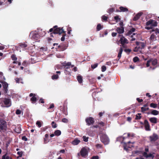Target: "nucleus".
Listing matches in <instances>:
<instances>
[{
	"label": "nucleus",
	"mask_w": 159,
	"mask_h": 159,
	"mask_svg": "<svg viewBox=\"0 0 159 159\" xmlns=\"http://www.w3.org/2000/svg\"><path fill=\"white\" fill-rule=\"evenodd\" d=\"M136 44L137 46L134 48L133 51L137 52L138 54L143 53L142 50L146 46L145 42L136 41Z\"/></svg>",
	"instance_id": "1"
},
{
	"label": "nucleus",
	"mask_w": 159,
	"mask_h": 159,
	"mask_svg": "<svg viewBox=\"0 0 159 159\" xmlns=\"http://www.w3.org/2000/svg\"><path fill=\"white\" fill-rule=\"evenodd\" d=\"M101 141L104 144H107L109 140L107 136L105 134H102L101 137Z\"/></svg>",
	"instance_id": "2"
},
{
	"label": "nucleus",
	"mask_w": 159,
	"mask_h": 159,
	"mask_svg": "<svg viewBox=\"0 0 159 159\" xmlns=\"http://www.w3.org/2000/svg\"><path fill=\"white\" fill-rule=\"evenodd\" d=\"M30 38L32 39L37 40L39 38V35L36 32H32L30 35Z\"/></svg>",
	"instance_id": "3"
},
{
	"label": "nucleus",
	"mask_w": 159,
	"mask_h": 159,
	"mask_svg": "<svg viewBox=\"0 0 159 159\" xmlns=\"http://www.w3.org/2000/svg\"><path fill=\"white\" fill-rule=\"evenodd\" d=\"M7 128V122L3 120H0V129L2 130H6Z\"/></svg>",
	"instance_id": "4"
},
{
	"label": "nucleus",
	"mask_w": 159,
	"mask_h": 159,
	"mask_svg": "<svg viewBox=\"0 0 159 159\" xmlns=\"http://www.w3.org/2000/svg\"><path fill=\"white\" fill-rule=\"evenodd\" d=\"M118 36L120 37L119 41L121 44L124 45L125 44L128 43V40L122 35L119 34L118 35Z\"/></svg>",
	"instance_id": "5"
},
{
	"label": "nucleus",
	"mask_w": 159,
	"mask_h": 159,
	"mask_svg": "<svg viewBox=\"0 0 159 159\" xmlns=\"http://www.w3.org/2000/svg\"><path fill=\"white\" fill-rule=\"evenodd\" d=\"M157 24L156 21L151 19L146 23V25L147 26L151 25L152 26L155 27L157 26Z\"/></svg>",
	"instance_id": "6"
},
{
	"label": "nucleus",
	"mask_w": 159,
	"mask_h": 159,
	"mask_svg": "<svg viewBox=\"0 0 159 159\" xmlns=\"http://www.w3.org/2000/svg\"><path fill=\"white\" fill-rule=\"evenodd\" d=\"M64 32L62 28L60 29L58 28H57V26L54 27V31L53 33L54 34H61Z\"/></svg>",
	"instance_id": "7"
},
{
	"label": "nucleus",
	"mask_w": 159,
	"mask_h": 159,
	"mask_svg": "<svg viewBox=\"0 0 159 159\" xmlns=\"http://www.w3.org/2000/svg\"><path fill=\"white\" fill-rule=\"evenodd\" d=\"M149 138L151 142H154L159 139V137L157 134L153 133L152 135L149 136Z\"/></svg>",
	"instance_id": "8"
},
{
	"label": "nucleus",
	"mask_w": 159,
	"mask_h": 159,
	"mask_svg": "<svg viewBox=\"0 0 159 159\" xmlns=\"http://www.w3.org/2000/svg\"><path fill=\"white\" fill-rule=\"evenodd\" d=\"M81 155L84 157H85L88 154L87 149L85 148H83L80 151Z\"/></svg>",
	"instance_id": "9"
},
{
	"label": "nucleus",
	"mask_w": 159,
	"mask_h": 159,
	"mask_svg": "<svg viewBox=\"0 0 159 159\" xmlns=\"http://www.w3.org/2000/svg\"><path fill=\"white\" fill-rule=\"evenodd\" d=\"M85 121L87 124L88 125L93 124L94 122V120L93 118L92 117H89L85 119Z\"/></svg>",
	"instance_id": "10"
},
{
	"label": "nucleus",
	"mask_w": 159,
	"mask_h": 159,
	"mask_svg": "<svg viewBox=\"0 0 159 159\" xmlns=\"http://www.w3.org/2000/svg\"><path fill=\"white\" fill-rule=\"evenodd\" d=\"M144 126L145 129L147 131H150L151 129L150 128V125L148 122L147 120H145L144 121Z\"/></svg>",
	"instance_id": "11"
},
{
	"label": "nucleus",
	"mask_w": 159,
	"mask_h": 159,
	"mask_svg": "<svg viewBox=\"0 0 159 159\" xmlns=\"http://www.w3.org/2000/svg\"><path fill=\"white\" fill-rule=\"evenodd\" d=\"M3 102L7 107H9L11 105V103L10 99L5 98Z\"/></svg>",
	"instance_id": "12"
},
{
	"label": "nucleus",
	"mask_w": 159,
	"mask_h": 159,
	"mask_svg": "<svg viewBox=\"0 0 159 159\" xmlns=\"http://www.w3.org/2000/svg\"><path fill=\"white\" fill-rule=\"evenodd\" d=\"M116 30L119 34H123L125 31L124 27H117Z\"/></svg>",
	"instance_id": "13"
},
{
	"label": "nucleus",
	"mask_w": 159,
	"mask_h": 159,
	"mask_svg": "<svg viewBox=\"0 0 159 159\" xmlns=\"http://www.w3.org/2000/svg\"><path fill=\"white\" fill-rule=\"evenodd\" d=\"M142 14L143 13L142 12L139 13L134 16L133 19V20L134 21H136L138 20Z\"/></svg>",
	"instance_id": "14"
},
{
	"label": "nucleus",
	"mask_w": 159,
	"mask_h": 159,
	"mask_svg": "<svg viewBox=\"0 0 159 159\" xmlns=\"http://www.w3.org/2000/svg\"><path fill=\"white\" fill-rule=\"evenodd\" d=\"M149 120L151 123L154 124H156L157 122V118L155 117L149 118Z\"/></svg>",
	"instance_id": "15"
},
{
	"label": "nucleus",
	"mask_w": 159,
	"mask_h": 159,
	"mask_svg": "<svg viewBox=\"0 0 159 159\" xmlns=\"http://www.w3.org/2000/svg\"><path fill=\"white\" fill-rule=\"evenodd\" d=\"M131 143V142L130 141H129L127 143H124L123 141L122 143H124V144L123 145L124 148L125 149H127L128 148H131L132 146H129L128 145L129 144Z\"/></svg>",
	"instance_id": "16"
},
{
	"label": "nucleus",
	"mask_w": 159,
	"mask_h": 159,
	"mask_svg": "<svg viewBox=\"0 0 159 159\" xmlns=\"http://www.w3.org/2000/svg\"><path fill=\"white\" fill-rule=\"evenodd\" d=\"M80 142V140L77 138L75 139L72 142L73 145H77Z\"/></svg>",
	"instance_id": "17"
},
{
	"label": "nucleus",
	"mask_w": 159,
	"mask_h": 159,
	"mask_svg": "<svg viewBox=\"0 0 159 159\" xmlns=\"http://www.w3.org/2000/svg\"><path fill=\"white\" fill-rule=\"evenodd\" d=\"M46 33L44 31H43L42 30H39V32L38 34L39 35V37H43L44 35H45Z\"/></svg>",
	"instance_id": "18"
},
{
	"label": "nucleus",
	"mask_w": 159,
	"mask_h": 159,
	"mask_svg": "<svg viewBox=\"0 0 159 159\" xmlns=\"http://www.w3.org/2000/svg\"><path fill=\"white\" fill-rule=\"evenodd\" d=\"M5 80L4 77L3 76V73L2 72H0V82L2 83L4 80Z\"/></svg>",
	"instance_id": "19"
},
{
	"label": "nucleus",
	"mask_w": 159,
	"mask_h": 159,
	"mask_svg": "<svg viewBox=\"0 0 159 159\" xmlns=\"http://www.w3.org/2000/svg\"><path fill=\"white\" fill-rule=\"evenodd\" d=\"M77 79L80 84H81L83 82L82 77L80 75H78L77 77Z\"/></svg>",
	"instance_id": "20"
},
{
	"label": "nucleus",
	"mask_w": 159,
	"mask_h": 159,
	"mask_svg": "<svg viewBox=\"0 0 159 159\" xmlns=\"http://www.w3.org/2000/svg\"><path fill=\"white\" fill-rule=\"evenodd\" d=\"M151 114L154 115H157L159 114V111L156 110H153L151 112Z\"/></svg>",
	"instance_id": "21"
},
{
	"label": "nucleus",
	"mask_w": 159,
	"mask_h": 159,
	"mask_svg": "<svg viewBox=\"0 0 159 159\" xmlns=\"http://www.w3.org/2000/svg\"><path fill=\"white\" fill-rule=\"evenodd\" d=\"M64 66L66 67V68H68V66H70L71 67H73L74 66L71 65V63L70 62H68L65 64Z\"/></svg>",
	"instance_id": "22"
},
{
	"label": "nucleus",
	"mask_w": 159,
	"mask_h": 159,
	"mask_svg": "<svg viewBox=\"0 0 159 159\" xmlns=\"http://www.w3.org/2000/svg\"><path fill=\"white\" fill-rule=\"evenodd\" d=\"M123 51V50L122 48H120L118 55V57L119 58V59H120L121 57V55L122 52Z\"/></svg>",
	"instance_id": "23"
},
{
	"label": "nucleus",
	"mask_w": 159,
	"mask_h": 159,
	"mask_svg": "<svg viewBox=\"0 0 159 159\" xmlns=\"http://www.w3.org/2000/svg\"><path fill=\"white\" fill-rule=\"evenodd\" d=\"M6 0H0V6L7 4Z\"/></svg>",
	"instance_id": "24"
},
{
	"label": "nucleus",
	"mask_w": 159,
	"mask_h": 159,
	"mask_svg": "<svg viewBox=\"0 0 159 159\" xmlns=\"http://www.w3.org/2000/svg\"><path fill=\"white\" fill-rule=\"evenodd\" d=\"M2 83V86L4 89H6L7 88L8 86V84L6 82H4V80Z\"/></svg>",
	"instance_id": "25"
},
{
	"label": "nucleus",
	"mask_w": 159,
	"mask_h": 159,
	"mask_svg": "<svg viewBox=\"0 0 159 159\" xmlns=\"http://www.w3.org/2000/svg\"><path fill=\"white\" fill-rule=\"evenodd\" d=\"M157 104L152 103L150 104V106L151 107L155 108L157 107Z\"/></svg>",
	"instance_id": "26"
},
{
	"label": "nucleus",
	"mask_w": 159,
	"mask_h": 159,
	"mask_svg": "<svg viewBox=\"0 0 159 159\" xmlns=\"http://www.w3.org/2000/svg\"><path fill=\"white\" fill-rule=\"evenodd\" d=\"M155 38L156 36L153 34H152L150 37V39L151 41H153L155 40Z\"/></svg>",
	"instance_id": "27"
},
{
	"label": "nucleus",
	"mask_w": 159,
	"mask_h": 159,
	"mask_svg": "<svg viewBox=\"0 0 159 159\" xmlns=\"http://www.w3.org/2000/svg\"><path fill=\"white\" fill-rule=\"evenodd\" d=\"M61 131L58 130L55 131L54 132V134L56 136H59L61 134Z\"/></svg>",
	"instance_id": "28"
},
{
	"label": "nucleus",
	"mask_w": 159,
	"mask_h": 159,
	"mask_svg": "<svg viewBox=\"0 0 159 159\" xmlns=\"http://www.w3.org/2000/svg\"><path fill=\"white\" fill-rule=\"evenodd\" d=\"M149 108L148 107H142L141 108V111L142 112H144L145 111L149 110Z\"/></svg>",
	"instance_id": "29"
},
{
	"label": "nucleus",
	"mask_w": 159,
	"mask_h": 159,
	"mask_svg": "<svg viewBox=\"0 0 159 159\" xmlns=\"http://www.w3.org/2000/svg\"><path fill=\"white\" fill-rule=\"evenodd\" d=\"M19 45L20 47L23 48H25L27 46V45L26 44L22 43H19Z\"/></svg>",
	"instance_id": "30"
},
{
	"label": "nucleus",
	"mask_w": 159,
	"mask_h": 159,
	"mask_svg": "<svg viewBox=\"0 0 159 159\" xmlns=\"http://www.w3.org/2000/svg\"><path fill=\"white\" fill-rule=\"evenodd\" d=\"M155 154V153L153 152L152 154V153H149V154L148 155V156H147V158H148V157H152V159H153L154 157V156L153 155V154Z\"/></svg>",
	"instance_id": "31"
},
{
	"label": "nucleus",
	"mask_w": 159,
	"mask_h": 159,
	"mask_svg": "<svg viewBox=\"0 0 159 159\" xmlns=\"http://www.w3.org/2000/svg\"><path fill=\"white\" fill-rule=\"evenodd\" d=\"M157 59H155L153 60H152V65L153 66H155L157 64Z\"/></svg>",
	"instance_id": "32"
},
{
	"label": "nucleus",
	"mask_w": 159,
	"mask_h": 159,
	"mask_svg": "<svg viewBox=\"0 0 159 159\" xmlns=\"http://www.w3.org/2000/svg\"><path fill=\"white\" fill-rule=\"evenodd\" d=\"M35 96H34L31 98V101L32 102H35L36 101L37 98L35 97Z\"/></svg>",
	"instance_id": "33"
},
{
	"label": "nucleus",
	"mask_w": 159,
	"mask_h": 159,
	"mask_svg": "<svg viewBox=\"0 0 159 159\" xmlns=\"http://www.w3.org/2000/svg\"><path fill=\"white\" fill-rule=\"evenodd\" d=\"M102 28L101 25L100 24H98L97 26V31H99Z\"/></svg>",
	"instance_id": "34"
},
{
	"label": "nucleus",
	"mask_w": 159,
	"mask_h": 159,
	"mask_svg": "<svg viewBox=\"0 0 159 159\" xmlns=\"http://www.w3.org/2000/svg\"><path fill=\"white\" fill-rule=\"evenodd\" d=\"M11 58L13 61H16L17 60V58L15 54H12L11 56Z\"/></svg>",
	"instance_id": "35"
},
{
	"label": "nucleus",
	"mask_w": 159,
	"mask_h": 159,
	"mask_svg": "<svg viewBox=\"0 0 159 159\" xmlns=\"http://www.w3.org/2000/svg\"><path fill=\"white\" fill-rule=\"evenodd\" d=\"M52 78L53 80L57 79L58 78V75H54L52 76Z\"/></svg>",
	"instance_id": "36"
},
{
	"label": "nucleus",
	"mask_w": 159,
	"mask_h": 159,
	"mask_svg": "<svg viewBox=\"0 0 159 159\" xmlns=\"http://www.w3.org/2000/svg\"><path fill=\"white\" fill-rule=\"evenodd\" d=\"M17 154L19 155V156H18L17 157V158H18L19 157H21L22 156L23 152L22 151L18 152L17 153Z\"/></svg>",
	"instance_id": "37"
},
{
	"label": "nucleus",
	"mask_w": 159,
	"mask_h": 159,
	"mask_svg": "<svg viewBox=\"0 0 159 159\" xmlns=\"http://www.w3.org/2000/svg\"><path fill=\"white\" fill-rule=\"evenodd\" d=\"M139 61V59L137 57H135L133 58V61L134 62H136Z\"/></svg>",
	"instance_id": "38"
},
{
	"label": "nucleus",
	"mask_w": 159,
	"mask_h": 159,
	"mask_svg": "<svg viewBox=\"0 0 159 159\" xmlns=\"http://www.w3.org/2000/svg\"><path fill=\"white\" fill-rule=\"evenodd\" d=\"M102 20L104 21H107L108 19V17L105 16H103L102 17Z\"/></svg>",
	"instance_id": "39"
},
{
	"label": "nucleus",
	"mask_w": 159,
	"mask_h": 159,
	"mask_svg": "<svg viewBox=\"0 0 159 159\" xmlns=\"http://www.w3.org/2000/svg\"><path fill=\"white\" fill-rule=\"evenodd\" d=\"M36 125H38V126L39 127H41L42 126V124L41 122L40 121H37L36 123Z\"/></svg>",
	"instance_id": "40"
},
{
	"label": "nucleus",
	"mask_w": 159,
	"mask_h": 159,
	"mask_svg": "<svg viewBox=\"0 0 159 159\" xmlns=\"http://www.w3.org/2000/svg\"><path fill=\"white\" fill-rule=\"evenodd\" d=\"M114 18L116 22H117L118 20H120V18H119V16H115L114 17Z\"/></svg>",
	"instance_id": "41"
},
{
	"label": "nucleus",
	"mask_w": 159,
	"mask_h": 159,
	"mask_svg": "<svg viewBox=\"0 0 159 159\" xmlns=\"http://www.w3.org/2000/svg\"><path fill=\"white\" fill-rule=\"evenodd\" d=\"M52 126L53 128H56L57 127V124H56L54 121H52Z\"/></svg>",
	"instance_id": "42"
},
{
	"label": "nucleus",
	"mask_w": 159,
	"mask_h": 159,
	"mask_svg": "<svg viewBox=\"0 0 159 159\" xmlns=\"http://www.w3.org/2000/svg\"><path fill=\"white\" fill-rule=\"evenodd\" d=\"M83 140L85 142H87L88 141V137H86V136H84L83 137Z\"/></svg>",
	"instance_id": "43"
},
{
	"label": "nucleus",
	"mask_w": 159,
	"mask_h": 159,
	"mask_svg": "<svg viewBox=\"0 0 159 159\" xmlns=\"http://www.w3.org/2000/svg\"><path fill=\"white\" fill-rule=\"evenodd\" d=\"M98 63H95L94 64L91 65V67L92 69H94L95 68H96V67H97L98 66Z\"/></svg>",
	"instance_id": "44"
},
{
	"label": "nucleus",
	"mask_w": 159,
	"mask_h": 159,
	"mask_svg": "<svg viewBox=\"0 0 159 159\" xmlns=\"http://www.w3.org/2000/svg\"><path fill=\"white\" fill-rule=\"evenodd\" d=\"M152 60L150 59V60H149L147 61V62L146 63V66L147 67H148L150 66V63L151 62Z\"/></svg>",
	"instance_id": "45"
},
{
	"label": "nucleus",
	"mask_w": 159,
	"mask_h": 159,
	"mask_svg": "<svg viewBox=\"0 0 159 159\" xmlns=\"http://www.w3.org/2000/svg\"><path fill=\"white\" fill-rule=\"evenodd\" d=\"M7 153H6L2 157V159H9V157L7 156Z\"/></svg>",
	"instance_id": "46"
},
{
	"label": "nucleus",
	"mask_w": 159,
	"mask_h": 159,
	"mask_svg": "<svg viewBox=\"0 0 159 159\" xmlns=\"http://www.w3.org/2000/svg\"><path fill=\"white\" fill-rule=\"evenodd\" d=\"M102 72H104L106 70V67L105 66H102Z\"/></svg>",
	"instance_id": "47"
},
{
	"label": "nucleus",
	"mask_w": 159,
	"mask_h": 159,
	"mask_svg": "<svg viewBox=\"0 0 159 159\" xmlns=\"http://www.w3.org/2000/svg\"><path fill=\"white\" fill-rule=\"evenodd\" d=\"M62 122L64 123H67L68 122V120L67 119L63 118L62 120Z\"/></svg>",
	"instance_id": "48"
},
{
	"label": "nucleus",
	"mask_w": 159,
	"mask_h": 159,
	"mask_svg": "<svg viewBox=\"0 0 159 159\" xmlns=\"http://www.w3.org/2000/svg\"><path fill=\"white\" fill-rule=\"evenodd\" d=\"M21 113V111L20 110L17 109L16 110V114L17 115H19Z\"/></svg>",
	"instance_id": "49"
},
{
	"label": "nucleus",
	"mask_w": 159,
	"mask_h": 159,
	"mask_svg": "<svg viewBox=\"0 0 159 159\" xmlns=\"http://www.w3.org/2000/svg\"><path fill=\"white\" fill-rule=\"evenodd\" d=\"M120 10H128V9L124 7H120Z\"/></svg>",
	"instance_id": "50"
},
{
	"label": "nucleus",
	"mask_w": 159,
	"mask_h": 159,
	"mask_svg": "<svg viewBox=\"0 0 159 159\" xmlns=\"http://www.w3.org/2000/svg\"><path fill=\"white\" fill-rule=\"evenodd\" d=\"M99 157L98 156H93L91 158V159H98Z\"/></svg>",
	"instance_id": "51"
},
{
	"label": "nucleus",
	"mask_w": 159,
	"mask_h": 159,
	"mask_svg": "<svg viewBox=\"0 0 159 159\" xmlns=\"http://www.w3.org/2000/svg\"><path fill=\"white\" fill-rule=\"evenodd\" d=\"M143 156H144L145 157L147 158V156H148V154L146 152H144L143 153Z\"/></svg>",
	"instance_id": "52"
},
{
	"label": "nucleus",
	"mask_w": 159,
	"mask_h": 159,
	"mask_svg": "<svg viewBox=\"0 0 159 159\" xmlns=\"http://www.w3.org/2000/svg\"><path fill=\"white\" fill-rule=\"evenodd\" d=\"M22 139L25 141H27V139L25 136H23L22 137Z\"/></svg>",
	"instance_id": "53"
},
{
	"label": "nucleus",
	"mask_w": 159,
	"mask_h": 159,
	"mask_svg": "<svg viewBox=\"0 0 159 159\" xmlns=\"http://www.w3.org/2000/svg\"><path fill=\"white\" fill-rule=\"evenodd\" d=\"M141 118V116H138V115H136L135 119L136 120H139Z\"/></svg>",
	"instance_id": "54"
},
{
	"label": "nucleus",
	"mask_w": 159,
	"mask_h": 159,
	"mask_svg": "<svg viewBox=\"0 0 159 159\" xmlns=\"http://www.w3.org/2000/svg\"><path fill=\"white\" fill-rule=\"evenodd\" d=\"M137 101L139 102H142L143 101V100L142 99H140L139 98H137Z\"/></svg>",
	"instance_id": "55"
},
{
	"label": "nucleus",
	"mask_w": 159,
	"mask_h": 159,
	"mask_svg": "<svg viewBox=\"0 0 159 159\" xmlns=\"http://www.w3.org/2000/svg\"><path fill=\"white\" fill-rule=\"evenodd\" d=\"M39 102H40L42 103H43L44 102L43 99L42 98H41L40 99Z\"/></svg>",
	"instance_id": "56"
},
{
	"label": "nucleus",
	"mask_w": 159,
	"mask_h": 159,
	"mask_svg": "<svg viewBox=\"0 0 159 159\" xmlns=\"http://www.w3.org/2000/svg\"><path fill=\"white\" fill-rule=\"evenodd\" d=\"M15 80H16V82L17 83H19L20 81V79L18 78H16L15 79Z\"/></svg>",
	"instance_id": "57"
},
{
	"label": "nucleus",
	"mask_w": 159,
	"mask_h": 159,
	"mask_svg": "<svg viewBox=\"0 0 159 159\" xmlns=\"http://www.w3.org/2000/svg\"><path fill=\"white\" fill-rule=\"evenodd\" d=\"M117 34V33H116L113 32L112 33L111 35H112V36L114 37H115L116 36Z\"/></svg>",
	"instance_id": "58"
},
{
	"label": "nucleus",
	"mask_w": 159,
	"mask_h": 159,
	"mask_svg": "<svg viewBox=\"0 0 159 159\" xmlns=\"http://www.w3.org/2000/svg\"><path fill=\"white\" fill-rule=\"evenodd\" d=\"M132 33L131 31H130V30L128 31V32L126 34L127 35H129L131 34Z\"/></svg>",
	"instance_id": "59"
},
{
	"label": "nucleus",
	"mask_w": 159,
	"mask_h": 159,
	"mask_svg": "<svg viewBox=\"0 0 159 159\" xmlns=\"http://www.w3.org/2000/svg\"><path fill=\"white\" fill-rule=\"evenodd\" d=\"M119 25H120V27H123V22L122 21H121L120 23H119Z\"/></svg>",
	"instance_id": "60"
},
{
	"label": "nucleus",
	"mask_w": 159,
	"mask_h": 159,
	"mask_svg": "<svg viewBox=\"0 0 159 159\" xmlns=\"http://www.w3.org/2000/svg\"><path fill=\"white\" fill-rule=\"evenodd\" d=\"M54 107V105L53 104H51L50 107L48 108V109L53 108Z\"/></svg>",
	"instance_id": "61"
},
{
	"label": "nucleus",
	"mask_w": 159,
	"mask_h": 159,
	"mask_svg": "<svg viewBox=\"0 0 159 159\" xmlns=\"http://www.w3.org/2000/svg\"><path fill=\"white\" fill-rule=\"evenodd\" d=\"M118 10V9L117 8H115V7H112L111 8H110L109 10Z\"/></svg>",
	"instance_id": "62"
},
{
	"label": "nucleus",
	"mask_w": 159,
	"mask_h": 159,
	"mask_svg": "<svg viewBox=\"0 0 159 159\" xmlns=\"http://www.w3.org/2000/svg\"><path fill=\"white\" fill-rule=\"evenodd\" d=\"M104 113V112L103 111V112H99V116L100 117H101L102 116L103 114Z\"/></svg>",
	"instance_id": "63"
},
{
	"label": "nucleus",
	"mask_w": 159,
	"mask_h": 159,
	"mask_svg": "<svg viewBox=\"0 0 159 159\" xmlns=\"http://www.w3.org/2000/svg\"><path fill=\"white\" fill-rule=\"evenodd\" d=\"M131 120V118L128 117L127 118V120L129 122H130Z\"/></svg>",
	"instance_id": "64"
}]
</instances>
